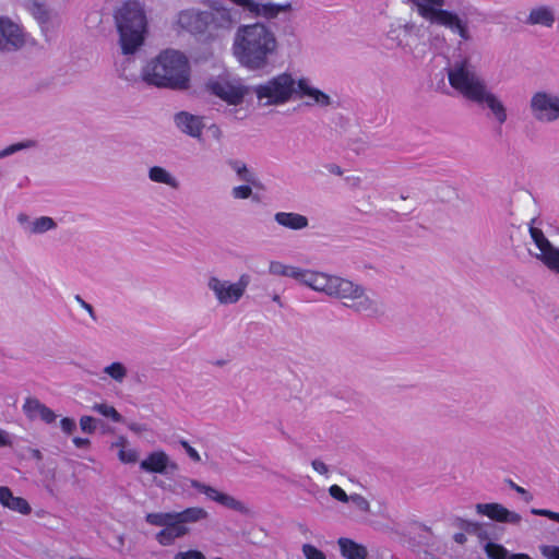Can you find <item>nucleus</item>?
<instances>
[{"label":"nucleus","instance_id":"1","mask_svg":"<svg viewBox=\"0 0 559 559\" xmlns=\"http://www.w3.org/2000/svg\"><path fill=\"white\" fill-rule=\"evenodd\" d=\"M299 284L331 298L343 300L344 305L359 313H374L376 299L358 283L335 274L312 269H302Z\"/></svg>","mask_w":559,"mask_h":559},{"label":"nucleus","instance_id":"2","mask_svg":"<svg viewBox=\"0 0 559 559\" xmlns=\"http://www.w3.org/2000/svg\"><path fill=\"white\" fill-rule=\"evenodd\" d=\"M277 48L275 33L261 22L240 25L233 44L234 55L239 63L251 71L266 68Z\"/></svg>","mask_w":559,"mask_h":559},{"label":"nucleus","instance_id":"3","mask_svg":"<svg viewBox=\"0 0 559 559\" xmlns=\"http://www.w3.org/2000/svg\"><path fill=\"white\" fill-rule=\"evenodd\" d=\"M250 87L251 95H255L259 102L266 99L263 105H283L305 97L312 99L318 105L346 102L341 97L332 99L329 94L311 86L309 79L300 78L296 80L289 72L280 73L261 84Z\"/></svg>","mask_w":559,"mask_h":559},{"label":"nucleus","instance_id":"4","mask_svg":"<svg viewBox=\"0 0 559 559\" xmlns=\"http://www.w3.org/2000/svg\"><path fill=\"white\" fill-rule=\"evenodd\" d=\"M142 76L147 84L157 87L187 90L190 82L188 58L175 49L163 50L144 67Z\"/></svg>","mask_w":559,"mask_h":559},{"label":"nucleus","instance_id":"5","mask_svg":"<svg viewBox=\"0 0 559 559\" xmlns=\"http://www.w3.org/2000/svg\"><path fill=\"white\" fill-rule=\"evenodd\" d=\"M209 516L204 508L189 507L182 511L151 512L145 515V521L150 525L162 527L155 539L160 546L166 547L189 535V524L206 521Z\"/></svg>","mask_w":559,"mask_h":559},{"label":"nucleus","instance_id":"6","mask_svg":"<svg viewBox=\"0 0 559 559\" xmlns=\"http://www.w3.org/2000/svg\"><path fill=\"white\" fill-rule=\"evenodd\" d=\"M447 71L450 85L467 100L479 105H502L476 73L467 58L454 60Z\"/></svg>","mask_w":559,"mask_h":559},{"label":"nucleus","instance_id":"7","mask_svg":"<svg viewBox=\"0 0 559 559\" xmlns=\"http://www.w3.org/2000/svg\"><path fill=\"white\" fill-rule=\"evenodd\" d=\"M119 43L123 55L134 53L144 43L146 16L138 1H127L115 12Z\"/></svg>","mask_w":559,"mask_h":559},{"label":"nucleus","instance_id":"8","mask_svg":"<svg viewBox=\"0 0 559 559\" xmlns=\"http://www.w3.org/2000/svg\"><path fill=\"white\" fill-rule=\"evenodd\" d=\"M406 2L411 4L413 11H416L419 16L430 24L450 29L464 41L472 38L467 19L461 17L453 11L443 9L445 0H406Z\"/></svg>","mask_w":559,"mask_h":559},{"label":"nucleus","instance_id":"9","mask_svg":"<svg viewBox=\"0 0 559 559\" xmlns=\"http://www.w3.org/2000/svg\"><path fill=\"white\" fill-rule=\"evenodd\" d=\"M204 92L217 97L227 105H240L251 95V87L243 85L239 79L218 75L204 83Z\"/></svg>","mask_w":559,"mask_h":559},{"label":"nucleus","instance_id":"10","mask_svg":"<svg viewBox=\"0 0 559 559\" xmlns=\"http://www.w3.org/2000/svg\"><path fill=\"white\" fill-rule=\"evenodd\" d=\"M250 282L251 277L249 274H241L236 282L218 276H210L207 288L212 292L218 305L230 306L238 304L242 299Z\"/></svg>","mask_w":559,"mask_h":559},{"label":"nucleus","instance_id":"11","mask_svg":"<svg viewBox=\"0 0 559 559\" xmlns=\"http://www.w3.org/2000/svg\"><path fill=\"white\" fill-rule=\"evenodd\" d=\"M181 492H188L189 488H194L197 491L203 493L209 500L214 501L229 510L239 512L240 514H249V507L241 500L234 496L223 492L215 487L201 483L197 479L182 477L179 481Z\"/></svg>","mask_w":559,"mask_h":559},{"label":"nucleus","instance_id":"12","mask_svg":"<svg viewBox=\"0 0 559 559\" xmlns=\"http://www.w3.org/2000/svg\"><path fill=\"white\" fill-rule=\"evenodd\" d=\"M530 235L537 249V252L532 254L549 270L559 273V248L555 247L537 227L530 226Z\"/></svg>","mask_w":559,"mask_h":559},{"label":"nucleus","instance_id":"13","mask_svg":"<svg viewBox=\"0 0 559 559\" xmlns=\"http://www.w3.org/2000/svg\"><path fill=\"white\" fill-rule=\"evenodd\" d=\"M178 468V464L163 450L150 452L140 462V469L150 474L168 475L177 472Z\"/></svg>","mask_w":559,"mask_h":559},{"label":"nucleus","instance_id":"14","mask_svg":"<svg viewBox=\"0 0 559 559\" xmlns=\"http://www.w3.org/2000/svg\"><path fill=\"white\" fill-rule=\"evenodd\" d=\"M24 45L21 27L8 16H0V51L11 52Z\"/></svg>","mask_w":559,"mask_h":559},{"label":"nucleus","instance_id":"15","mask_svg":"<svg viewBox=\"0 0 559 559\" xmlns=\"http://www.w3.org/2000/svg\"><path fill=\"white\" fill-rule=\"evenodd\" d=\"M16 221L28 236H39L58 227L57 222L50 216L29 217L25 213H20Z\"/></svg>","mask_w":559,"mask_h":559},{"label":"nucleus","instance_id":"16","mask_svg":"<svg viewBox=\"0 0 559 559\" xmlns=\"http://www.w3.org/2000/svg\"><path fill=\"white\" fill-rule=\"evenodd\" d=\"M478 515L487 516L492 521L500 523L519 524L521 515L516 512L510 511L500 503H477L475 506Z\"/></svg>","mask_w":559,"mask_h":559},{"label":"nucleus","instance_id":"17","mask_svg":"<svg viewBox=\"0 0 559 559\" xmlns=\"http://www.w3.org/2000/svg\"><path fill=\"white\" fill-rule=\"evenodd\" d=\"M174 122L180 132L194 139L201 138L205 127L203 117L192 115L188 111H179L176 114Z\"/></svg>","mask_w":559,"mask_h":559},{"label":"nucleus","instance_id":"18","mask_svg":"<svg viewBox=\"0 0 559 559\" xmlns=\"http://www.w3.org/2000/svg\"><path fill=\"white\" fill-rule=\"evenodd\" d=\"M178 23L182 28L195 34H203L210 31L209 11L187 10L179 14Z\"/></svg>","mask_w":559,"mask_h":559},{"label":"nucleus","instance_id":"19","mask_svg":"<svg viewBox=\"0 0 559 559\" xmlns=\"http://www.w3.org/2000/svg\"><path fill=\"white\" fill-rule=\"evenodd\" d=\"M238 16L237 11L226 8L209 11V33L230 29L237 23Z\"/></svg>","mask_w":559,"mask_h":559},{"label":"nucleus","instance_id":"20","mask_svg":"<svg viewBox=\"0 0 559 559\" xmlns=\"http://www.w3.org/2000/svg\"><path fill=\"white\" fill-rule=\"evenodd\" d=\"M22 409L26 417L31 420L39 418L46 424H52L57 419V415L52 409L34 397H27L22 406Z\"/></svg>","mask_w":559,"mask_h":559},{"label":"nucleus","instance_id":"21","mask_svg":"<svg viewBox=\"0 0 559 559\" xmlns=\"http://www.w3.org/2000/svg\"><path fill=\"white\" fill-rule=\"evenodd\" d=\"M109 449L116 452L117 459L122 464H134L139 461V451L131 445L123 435H118L110 442Z\"/></svg>","mask_w":559,"mask_h":559},{"label":"nucleus","instance_id":"22","mask_svg":"<svg viewBox=\"0 0 559 559\" xmlns=\"http://www.w3.org/2000/svg\"><path fill=\"white\" fill-rule=\"evenodd\" d=\"M273 218L278 226L293 231L304 230L309 226L308 217L296 212H276Z\"/></svg>","mask_w":559,"mask_h":559},{"label":"nucleus","instance_id":"23","mask_svg":"<svg viewBox=\"0 0 559 559\" xmlns=\"http://www.w3.org/2000/svg\"><path fill=\"white\" fill-rule=\"evenodd\" d=\"M0 504L23 515L31 513L29 503L22 497H15L9 487L0 486Z\"/></svg>","mask_w":559,"mask_h":559},{"label":"nucleus","instance_id":"24","mask_svg":"<svg viewBox=\"0 0 559 559\" xmlns=\"http://www.w3.org/2000/svg\"><path fill=\"white\" fill-rule=\"evenodd\" d=\"M555 22L556 13L554 8L549 5H538L533 8L525 20L527 25H540L547 28L552 27Z\"/></svg>","mask_w":559,"mask_h":559},{"label":"nucleus","instance_id":"25","mask_svg":"<svg viewBox=\"0 0 559 559\" xmlns=\"http://www.w3.org/2000/svg\"><path fill=\"white\" fill-rule=\"evenodd\" d=\"M147 178L150 181L164 185L173 190L180 188V180L170 170L163 166H152L147 169Z\"/></svg>","mask_w":559,"mask_h":559},{"label":"nucleus","instance_id":"26","mask_svg":"<svg viewBox=\"0 0 559 559\" xmlns=\"http://www.w3.org/2000/svg\"><path fill=\"white\" fill-rule=\"evenodd\" d=\"M337 546L341 556L344 559H367L368 550L366 546L355 542L348 537H341L337 539Z\"/></svg>","mask_w":559,"mask_h":559},{"label":"nucleus","instance_id":"27","mask_svg":"<svg viewBox=\"0 0 559 559\" xmlns=\"http://www.w3.org/2000/svg\"><path fill=\"white\" fill-rule=\"evenodd\" d=\"M257 8H251L250 13L254 16L265 17L267 20L276 17L281 12H287L292 10L290 2L284 4L276 3H259L255 1Z\"/></svg>","mask_w":559,"mask_h":559},{"label":"nucleus","instance_id":"28","mask_svg":"<svg viewBox=\"0 0 559 559\" xmlns=\"http://www.w3.org/2000/svg\"><path fill=\"white\" fill-rule=\"evenodd\" d=\"M304 267L286 264L278 260H272L269 263V273L274 276H285L299 282Z\"/></svg>","mask_w":559,"mask_h":559},{"label":"nucleus","instance_id":"29","mask_svg":"<svg viewBox=\"0 0 559 559\" xmlns=\"http://www.w3.org/2000/svg\"><path fill=\"white\" fill-rule=\"evenodd\" d=\"M228 166L236 174L238 180L251 183L254 187L259 186L254 171L249 168L245 162L240 159H230L228 160Z\"/></svg>","mask_w":559,"mask_h":559},{"label":"nucleus","instance_id":"30","mask_svg":"<svg viewBox=\"0 0 559 559\" xmlns=\"http://www.w3.org/2000/svg\"><path fill=\"white\" fill-rule=\"evenodd\" d=\"M102 373L103 380L110 379L116 383L121 384L128 377V368L121 361H112L103 368Z\"/></svg>","mask_w":559,"mask_h":559},{"label":"nucleus","instance_id":"31","mask_svg":"<svg viewBox=\"0 0 559 559\" xmlns=\"http://www.w3.org/2000/svg\"><path fill=\"white\" fill-rule=\"evenodd\" d=\"M485 550L490 559H532L526 554H510L503 546L495 543H488Z\"/></svg>","mask_w":559,"mask_h":559},{"label":"nucleus","instance_id":"32","mask_svg":"<svg viewBox=\"0 0 559 559\" xmlns=\"http://www.w3.org/2000/svg\"><path fill=\"white\" fill-rule=\"evenodd\" d=\"M29 11L32 15L36 19V21L39 23L41 31L47 32L48 23L50 20V13L46 5L41 2L33 1L29 5Z\"/></svg>","mask_w":559,"mask_h":559},{"label":"nucleus","instance_id":"33","mask_svg":"<svg viewBox=\"0 0 559 559\" xmlns=\"http://www.w3.org/2000/svg\"><path fill=\"white\" fill-rule=\"evenodd\" d=\"M531 115L540 122H551L559 118V107H530Z\"/></svg>","mask_w":559,"mask_h":559},{"label":"nucleus","instance_id":"34","mask_svg":"<svg viewBox=\"0 0 559 559\" xmlns=\"http://www.w3.org/2000/svg\"><path fill=\"white\" fill-rule=\"evenodd\" d=\"M92 411L110 419L114 423L123 421L122 415L112 405H109L108 403H95L92 406Z\"/></svg>","mask_w":559,"mask_h":559},{"label":"nucleus","instance_id":"35","mask_svg":"<svg viewBox=\"0 0 559 559\" xmlns=\"http://www.w3.org/2000/svg\"><path fill=\"white\" fill-rule=\"evenodd\" d=\"M530 105H559V94L537 92L533 95Z\"/></svg>","mask_w":559,"mask_h":559},{"label":"nucleus","instance_id":"36","mask_svg":"<svg viewBox=\"0 0 559 559\" xmlns=\"http://www.w3.org/2000/svg\"><path fill=\"white\" fill-rule=\"evenodd\" d=\"M354 509L362 514H368L371 510V504L367 498L362 495L354 492L350 495L349 501Z\"/></svg>","mask_w":559,"mask_h":559},{"label":"nucleus","instance_id":"37","mask_svg":"<svg viewBox=\"0 0 559 559\" xmlns=\"http://www.w3.org/2000/svg\"><path fill=\"white\" fill-rule=\"evenodd\" d=\"M252 185L247 183L246 185H239L235 186L230 190V194L234 200H247L253 195Z\"/></svg>","mask_w":559,"mask_h":559},{"label":"nucleus","instance_id":"38","mask_svg":"<svg viewBox=\"0 0 559 559\" xmlns=\"http://www.w3.org/2000/svg\"><path fill=\"white\" fill-rule=\"evenodd\" d=\"M301 552L305 559H326V555L312 544H304Z\"/></svg>","mask_w":559,"mask_h":559},{"label":"nucleus","instance_id":"39","mask_svg":"<svg viewBox=\"0 0 559 559\" xmlns=\"http://www.w3.org/2000/svg\"><path fill=\"white\" fill-rule=\"evenodd\" d=\"M34 146V142L33 141H25V142H20V143H15V144H12V145H9L8 147L3 148L2 151H0V159L1 158H4L7 156H10L19 151H22V150H25V148H29Z\"/></svg>","mask_w":559,"mask_h":559},{"label":"nucleus","instance_id":"40","mask_svg":"<svg viewBox=\"0 0 559 559\" xmlns=\"http://www.w3.org/2000/svg\"><path fill=\"white\" fill-rule=\"evenodd\" d=\"M173 559H206V557L198 549H186L176 552Z\"/></svg>","mask_w":559,"mask_h":559},{"label":"nucleus","instance_id":"41","mask_svg":"<svg viewBox=\"0 0 559 559\" xmlns=\"http://www.w3.org/2000/svg\"><path fill=\"white\" fill-rule=\"evenodd\" d=\"M330 496L341 502H348L350 499V495H347L345 490L338 485H332L329 487Z\"/></svg>","mask_w":559,"mask_h":559},{"label":"nucleus","instance_id":"42","mask_svg":"<svg viewBox=\"0 0 559 559\" xmlns=\"http://www.w3.org/2000/svg\"><path fill=\"white\" fill-rule=\"evenodd\" d=\"M80 428L83 432L93 433L96 430V419L92 416H82L80 418Z\"/></svg>","mask_w":559,"mask_h":559},{"label":"nucleus","instance_id":"43","mask_svg":"<svg viewBox=\"0 0 559 559\" xmlns=\"http://www.w3.org/2000/svg\"><path fill=\"white\" fill-rule=\"evenodd\" d=\"M487 116L497 121L498 123L504 122L507 118L506 109L504 107H489V112Z\"/></svg>","mask_w":559,"mask_h":559},{"label":"nucleus","instance_id":"44","mask_svg":"<svg viewBox=\"0 0 559 559\" xmlns=\"http://www.w3.org/2000/svg\"><path fill=\"white\" fill-rule=\"evenodd\" d=\"M542 555L547 559H559V546L543 545L540 546Z\"/></svg>","mask_w":559,"mask_h":559},{"label":"nucleus","instance_id":"45","mask_svg":"<svg viewBox=\"0 0 559 559\" xmlns=\"http://www.w3.org/2000/svg\"><path fill=\"white\" fill-rule=\"evenodd\" d=\"M60 427L64 433L71 435L76 428V423L72 418L63 417L60 420Z\"/></svg>","mask_w":559,"mask_h":559},{"label":"nucleus","instance_id":"46","mask_svg":"<svg viewBox=\"0 0 559 559\" xmlns=\"http://www.w3.org/2000/svg\"><path fill=\"white\" fill-rule=\"evenodd\" d=\"M312 468L320 475L329 476L330 468L329 466L321 460L316 459L311 462Z\"/></svg>","mask_w":559,"mask_h":559},{"label":"nucleus","instance_id":"47","mask_svg":"<svg viewBox=\"0 0 559 559\" xmlns=\"http://www.w3.org/2000/svg\"><path fill=\"white\" fill-rule=\"evenodd\" d=\"M531 512L535 515L546 516L551 521L559 523V513L547 509H532Z\"/></svg>","mask_w":559,"mask_h":559},{"label":"nucleus","instance_id":"48","mask_svg":"<svg viewBox=\"0 0 559 559\" xmlns=\"http://www.w3.org/2000/svg\"><path fill=\"white\" fill-rule=\"evenodd\" d=\"M180 444L186 450L188 456L192 461H194V462L201 461V456H200L199 452L194 448H192L186 440L180 441Z\"/></svg>","mask_w":559,"mask_h":559},{"label":"nucleus","instance_id":"49","mask_svg":"<svg viewBox=\"0 0 559 559\" xmlns=\"http://www.w3.org/2000/svg\"><path fill=\"white\" fill-rule=\"evenodd\" d=\"M75 300L78 301V304L90 314V317L93 319V320H96V316H95V312H94V309L93 307L86 302L83 298H81V296H76L75 297Z\"/></svg>","mask_w":559,"mask_h":559},{"label":"nucleus","instance_id":"50","mask_svg":"<svg viewBox=\"0 0 559 559\" xmlns=\"http://www.w3.org/2000/svg\"><path fill=\"white\" fill-rule=\"evenodd\" d=\"M127 427L130 431H132L135 435H141V433L147 431L146 425L140 424V423L131 421V423H128Z\"/></svg>","mask_w":559,"mask_h":559},{"label":"nucleus","instance_id":"51","mask_svg":"<svg viewBox=\"0 0 559 559\" xmlns=\"http://www.w3.org/2000/svg\"><path fill=\"white\" fill-rule=\"evenodd\" d=\"M230 1L233 3L241 7L243 11H247L249 13L251 11V8H257L254 0H230Z\"/></svg>","mask_w":559,"mask_h":559},{"label":"nucleus","instance_id":"52","mask_svg":"<svg viewBox=\"0 0 559 559\" xmlns=\"http://www.w3.org/2000/svg\"><path fill=\"white\" fill-rule=\"evenodd\" d=\"M400 36H401V28H399V27L391 28L388 32V38L393 40V41H396L397 46H402L403 45L402 39L400 38Z\"/></svg>","mask_w":559,"mask_h":559},{"label":"nucleus","instance_id":"53","mask_svg":"<svg viewBox=\"0 0 559 559\" xmlns=\"http://www.w3.org/2000/svg\"><path fill=\"white\" fill-rule=\"evenodd\" d=\"M399 28H401V33L404 32L406 35L413 34V33L419 31L418 27L414 23H406L403 26H399Z\"/></svg>","mask_w":559,"mask_h":559},{"label":"nucleus","instance_id":"54","mask_svg":"<svg viewBox=\"0 0 559 559\" xmlns=\"http://www.w3.org/2000/svg\"><path fill=\"white\" fill-rule=\"evenodd\" d=\"M72 441L76 448H86L90 445V440L85 438L75 437Z\"/></svg>","mask_w":559,"mask_h":559},{"label":"nucleus","instance_id":"55","mask_svg":"<svg viewBox=\"0 0 559 559\" xmlns=\"http://www.w3.org/2000/svg\"><path fill=\"white\" fill-rule=\"evenodd\" d=\"M231 114L235 118L242 119L247 116L246 107H234V111Z\"/></svg>","mask_w":559,"mask_h":559},{"label":"nucleus","instance_id":"56","mask_svg":"<svg viewBox=\"0 0 559 559\" xmlns=\"http://www.w3.org/2000/svg\"><path fill=\"white\" fill-rule=\"evenodd\" d=\"M10 444V436L7 431L0 429V447Z\"/></svg>","mask_w":559,"mask_h":559},{"label":"nucleus","instance_id":"57","mask_svg":"<svg viewBox=\"0 0 559 559\" xmlns=\"http://www.w3.org/2000/svg\"><path fill=\"white\" fill-rule=\"evenodd\" d=\"M453 538L457 544H464L466 542V536L463 533H456Z\"/></svg>","mask_w":559,"mask_h":559},{"label":"nucleus","instance_id":"58","mask_svg":"<svg viewBox=\"0 0 559 559\" xmlns=\"http://www.w3.org/2000/svg\"><path fill=\"white\" fill-rule=\"evenodd\" d=\"M512 488L518 492V493H521V495H525L526 493V490L523 488V487H520L515 484H512Z\"/></svg>","mask_w":559,"mask_h":559},{"label":"nucleus","instance_id":"59","mask_svg":"<svg viewBox=\"0 0 559 559\" xmlns=\"http://www.w3.org/2000/svg\"><path fill=\"white\" fill-rule=\"evenodd\" d=\"M273 300H274L275 302H280V296L275 295V296L273 297Z\"/></svg>","mask_w":559,"mask_h":559},{"label":"nucleus","instance_id":"60","mask_svg":"<svg viewBox=\"0 0 559 559\" xmlns=\"http://www.w3.org/2000/svg\"><path fill=\"white\" fill-rule=\"evenodd\" d=\"M334 173H337V175H341V171L338 169H334Z\"/></svg>","mask_w":559,"mask_h":559},{"label":"nucleus","instance_id":"61","mask_svg":"<svg viewBox=\"0 0 559 559\" xmlns=\"http://www.w3.org/2000/svg\"><path fill=\"white\" fill-rule=\"evenodd\" d=\"M334 173H337V175H341V171L338 169H334Z\"/></svg>","mask_w":559,"mask_h":559},{"label":"nucleus","instance_id":"62","mask_svg":"<svg viewBox=\"0 0 559 559\" xmlns=\"http://www.w3.org/2000/svg\"><path fill=\"white\" fill-rule=\"evenodd\" d=\"M214 559H223V558H214Z\"/></svg>","mask_w":559,"mask_h":559}]
</instances>
